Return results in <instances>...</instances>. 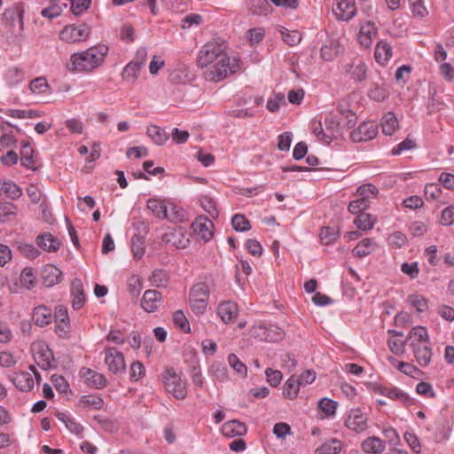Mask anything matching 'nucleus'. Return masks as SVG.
I'll list each match as a JSON object with an SVG mask.
<instances>
[{
    "label": "nucleus",
    "instance_id": "37",
    "mask_svg": "<svg viewBox=\"0 0 454 454\" xmlns=\"http://www.w3.org/2000/svg\"><path fill=\"white\" fill-rule=\"evenodd\" d=\"M208 374L218 381L223 382L228 379L227 367L222 362L215 361L208 369Z\"/></svg>",
    "mask_w": 454,
    "mask_h": 454
},
{
    "label": "nucleus",
    "instance_id": "16",
    "mask_svg": "<svg viewBox=\"0 0 454 454\" xmlns=\"http://www.w3.org/2000/svg\"><path fill=\"white\" fill-rule=\"evenodd\" d=\"M333 12L338 20L347 21L356 15V8L352 0H335Z\"/></svg>",
    "mask_w": 454,
    "mask_h": 454
},
{
    "label": "nucleus",
    "instance_id": "24",
    "mask_svg": "<svg viewBox=\"0 0 454 454\" xmlns=\"http://www.w3.org/2000/svg\"><path fill=\"white\" fill-rule=\"evenodd\" d=\"M147 208L159 219H174L168 214V208L165 200L151 198L146 203Z\"/></svg>",
    "mask_w": 454,
    "mask_h": 454
},
{
    "label": "nucleus",
    "instance_id": "50",
    "mask_svg": "<svg viewBox=\"0 0 454 454\" xmlns=\"http://www.w3.org/2000/svg\"><path fill=\"white\" fill-rule=\"evenodd\" d=\"M409 5L413 17L425 18L429 14L424 0H409Z\"/></svg>",
    "mask_w": 454,
    "mask_h": 454
},
{
    "label": "nucleus",
    "instance_id": "49",
    "mask_svg": "<svg viewBox=\"0 0 454 454\" xmlns=\"http://www.w3.org/2000/svg\"><path fill=\"white\" fill-rule=\"evenodd\" d=\"M29 90L35 95H43L49 90V84L45 78L37 77L29 83Z\"/></svg>",
    "mask_w": 454,
    "mask_h": 454
},
{
    "label": "nucleus",
    "instance_id": "64",
    "mask_svg": "<svg viewBox=\"0 0 454 454\" xmlns=\"http://www.w3.org/2000/svg\"><path fill=\"white\" fill-rule=\"evenodd\" d=\"M265 31L262 27L251 28L247 33V39L251 45L259 43L264 37Z\"/></svg>",
    "mask_w": 454,
    "mask_h": 454
},
{
    "label": "nucleus",
    "instance_id": "36",
    "mask_svg": "<svg viewBox=\"0 0 454 454\" xmlns=\"http://www.w3.org/2000/svg\"><path fill=\"white\" fill-rule=\"evenodd\" d=\"M376 243L369 238L362 239L353 250V254L357 257H364L371 254L376 248Z\"/></svg>",
    "mask_w": 454,
    "mask_h": 454
},
{
    "label": "nucleus",
    "instance_id": "4",
    "mask_svg": "<svg viewBox=\"0 0 454 454\" xmlns=\"http://www.w3.org/2000/svg\"><path fill=\"white\" fill-rule=\"evenodd\" d=\"M346 121L340 122V114H336V111L328 114L325 119V127L326 129L324 137L325 144H330L331 141L341 135L344 129L352 128L356 122V116L353 112H343Z\"/></svg>",
    "mask_w": 454,
    "mask_h": 454
},
{
    "label": "nucleus",
    "instance_id": "22",
    "mask_svg": "<svg viewBox=\"0 0 454 454\" xmlns=\"http://www.w3.org/2000/svg\"><path fill=\"white\" fill-rule=\"evenodd\" d=\"M390 337L387 340V346L390 351L396 356H403L405 353L406 340H403V333L395 330H389Z\"/></svg>",
    "mask_w": 454,
    "mask_h": 454
},
{
    "label": "nucleus",
    "instance_id": "39",
    "mask_svg": "<svg viewBox=\"0 0 454 454\" xmlns=\"http://www.w3.org/2000/svg\"><path fill=\"white\" fill-rule=\"evenodd\" d=\"M378 392L393 400H399L406 403L409 399L406 393L395 387H379Z\"/></svg>",
    "mask_w": 454,
    "mask_h": 454
},
{
    "label": "nucleus",
    "instance_id": "40",
    "mask_svg": "<svg viewBox=\"0 0 454 454\" xmlns=\"http://www.w3.org/2000/svg\"><path fill=\"white\" fill-rule=\"evenodd\" d=\"M79 404L84 409L97 411L103 407L104 401L98 395H88L80 398Z\"/></svg>",
    "mask_w": 454,
    "mask_h": 454
},
{
    "label": "nucleus",
    "instance_id": "55",
    "mask_svg": "<svg viewBox=\"0 0 454 454\" xmlns=\"http://www.w3.org/2000/svg\"><path fill=\"white\" fill-rule=\"evenodd\" d=\"M407 242L406 235L401 231H395L387 238L388 246L395 249L403 247L406 246Z\"/></svg>",
    "mask_w": 454,
    "mask_h": 454
},
{
    "label": "nucleus",
    "instance_id": "2",
    "mask_svg": "<svg viewBox=\"0 0 454 454\" xmlns=\"http://www.w3.org/2000/svg\"><path fill=\"white\" fill-rule=\"evenodd\" d=\"M108 53L105 44H98L70 56L68 70L76 73L90 74L103 65Z\"/></svg>",
    "mask_w": 454,
    "mask_h": 454
},
{
    "label": "nucleus",
    "instance_id": "51",
    "mask_svg": "<svg viewBox=\"0 0 454 454\" xmlns=\"http://www.w3.org/2000/svg\"><path fill=\"white\" fill-rule=\"evenodd\" d=\"M356 226L363 231L371 230L375 223V219L370 214L360 213L354 220Z\"/></svg>",
    "mask_w": 454,
    "mask_h": 454
},
{
    "label": "nucleus",
    "instance_id": "33",
    "mask_svg": "<svg viewBox=\"0 0 454 454\" xmlns=\"http://www.w3.org/2000/svg\"><path fill=\"white\" fill-rule=\"evenodd\" d=\"M382 132L387 136H392L398 129L399 122L394 113H387L381 120Z\"/></svg>",
    "mask_w": 454,
    "mask_h": 454
},
{
    "label": "nucleus",
    "instance_id": "29",
    "mask_svg": "<svg viewBox=\"0 0 454 454\" xmlns=\"http://www.w3.org/2000/svg\"><path fill=\"white\" fill-rule=\"evenodd\" d=\"M36 244L47 252H56L60 247V241L51 233H43L36 238Z\"/></svg>",
    "mask_w": 454,
    "mask_h": 454
},
{
    "label": "nucleus",
    "instance_id": "14",
    "mask_svg": "<svg viewBox=\"0 0 454 454\" xmlns=\"http://www.w3.org/2000/svg\"><path fill=\"white\" fill-rule=\"evenodd\" d=\"M377 134V124L373 121H365L350 133V138L353 142L360 143L374 138Z\"/></svg>",
    "mask_w": 454,
    "mask_h": 454
},
{
    "label": "nucleus",
    "instance_id": "35",
    "mask_svg": "<svg viewBox=\"0 0 454 454\" xmlns=\"http://www.w3.org/2000/svg\"><path fill=\"white\" fill-rule=\"evenodd\" d=\"M389 361L396 366L397 370L414 379H418L422 372L414 364L407 362H397L395 358L390 357Z\"/></svg>",
    "mask_w": 454,
    "mask_h": 454
},
{
    "label": "nucleus",
    "instance_id": "5",
    "mask_svg": "<svg viewBox=\"0 0 454 454\" xmlns=\"http://www.w3.org/2000/svg\"><path fill=\"white\" fill-rule=\"evenodd\" d=\"M164 389L176 400H184L187 396V382L182 373L173 367H166L161 374Z\"/></svg>",
    "mask_w": 454,
    "mask_h": 454
},
{
    "label": "nucleus",
    "instance_id": "41",
    "mask_svg": "<svg viewBox=\"0 0 454 454\" xmlns=\"http://www.w3.org/2000/svg\"><path fill=\"white\" fill-rule=\"evenodd\" d=\"M342 449V442L337 439H332L324 442L316 449L315 454H338Z\"/></svg>",
    "mask_w": 454,
    "mask_h": 454
},
{
    "label": "nucleus",
    "instance_id": "15",
    "mask_svg": "<svg viewBox=\"0 0 454 454\" xmlns=\"http://www.w3.org/2000/svg\"><path fill=\"white\" fill-rule=\"evenodd\" d=\"M378 35V27L372 21H365L360 25L359 32L357 34V41L361 47L369 49L373 40Z\"/></svg>",
    "mask_w": 454,
    "mask_h": 454
},
{
    "label": "nucleus",
    "instance_id": "52",
    "mask_svg": "<svg viewBox=\"0 0 454 454\" xmlns=\"http://www.w3.org/2000/svg\"><path fill=\"white\" fill-rule=\"evenodd\" d=\"M17 248L27 259H35L40 254L39 250L34 245L26 242H18Z\"/></svg>",
    "mask_w": 454,
    "mask_h": 454
},
{
    "label": "nucleus",
    "instance_id": "23",
    "mask_svg": "<svg viewBox=\"0 0 454 454\" xmlns=\"http://www.w3.org/2000/svg\"><path fill=\"white\" fill-rule=\"evenodd\" d=\"M247 426L236 419L225 422L221 427L222 434L228 438L242 436L247 434Z\"/></svg>",
    "mask_w": 454,
    "mask_h": 454
},
{
    "label": "nucleus",
    "instance_id": "8",
    "mask_svg": "<svg viewBox=\"0 0 454 454\" xmlns=\"http://www.w3.org/2000/svg\"><path fill=\"white\" fill-rule=\"evenodd\" d=\"M90 35V28L85 24L67 25L59 32V39L66 43L85 42Z\"/></svg>",
    "mask_w": 454,
    "mask_h": 454
},
{
    "label": "nucleus",
    "instance_id": "13",
    "mask_svg": "<svg viewBox=\"0 0 454 454\" xmlns=\"http://www.w3.org/2000/svg\"><path fill=\"white\" fill-rule=\"evenodd\" d=\"M194 234L204 242H208L214 236V223L205 215H199L192 223Z\"/></svg>",
    "mask_w": 454,
    "mask_h": 454
},
{
    "label": "nucleus",
    "instance_id": "57",
    "mask_svg": "<svg viewBox=\"0 0 454 454\" xmlns=\"http://www.w3.org/2000/svg\"><path fill=\"white\" fill-rule=\"evenodd\" d=\"M265 341H278L284 338V331L275 325H266Z\"/></svg>",
    "mask_w": 454,
    "mask_h": 454
},
{
    "label": "nucleus",
    "instance_id": "11",
    "mask_svg": "<svg viewBox=\"0 0 454 454\" xmlns=\"http://www.w3.org/2000/svg\"><path fill=\"white\" fill-rule=\"evenodd\" d=\"M29 370L31 372L20 371L13 372L11 376V380L20 391H30L34 387V377L37 381L41 380L40 374L34 365H30Z\"/></svg>",
    "mask_w": 454,
    "mask_h": 454
},
{
    "label": "nucleus",
    "instance_id": "42",
    "mask_svg": "<svg viewBox=\"0 0 454 454\" xmlns=\"http://www.w3.org/2000/svg\"><path fill=\"white\" fill-rule=\"evenodd\" d=\"M20 284L24 288L31 290L35 286L36 278L33 268H24L20 273Z\"/></svg>",
    "mask_w": 454,
    "mask_h": 454
},
{
    "label": "nucleus",
    "instance_id": "19",
    "mask_svg": "<svg viewBox=\"0 0 454 454\" xmlns=\"http://www.w3.org/2000/svg\"><path fill=\"white\" fill-rule=\"evenodd\" d=\"M79 373L81 378H82L85 383L90 387L103 388L107 385L106 377L90 368L82 367Z\"/></svg>",
    "mask_w": 454,
    "mask_h": 454
},
{
    "label": "nucleus",
    "instance_id": "26",
    "mask_svg": "<svg viewBox=\"0 0 454 454\" xmlns=\"http://www.w3.org/2000/svg\"><path fill=\"white\" fill-rule=\"evenodd\" d=\"M346 72L348 73L352 78L357 81H363L366 78L367 66L362 59L356 58L353 59L350 64L346 66Z\"/></svg>",
    "mask_w": 454,
    "mask_h": 454
},
{
    "label": "nucleus",
    "instance_id": "17",
    "mask_svg": "<svg viewBox=\"0 0 454 454\" xmlns=\"http://www.w3.org/2000/svg\"><path fill=\"white\" fill-rule=\"evenodd\" d=\"M216 314L224 324L231 323L239 315V308L236 302L224 301L218 304Z\"/></svg>",
    "mask_w": 454,
    "mask_h": 454
},
{
    "label": "nucleus",
    "instance_id": "18",
    "mask_svg": "<svg viewBox=\"0 0 454 454\" xmlns=\"http://www.w3.org/2000/svg\"><path fill=\"white\" fill-rule=\"evenodd\" d=\"M164 240L178 249L186 248L190 244L189 235L182 228L174 229L166 233Z\"/></svg>",
    "mask_w": 454,
    "mask_h": 454
},
{
    "label": "nucleus",
    "instance_id": "63",
    "mask_svg": "<svg viewBox=\"0 0 454 454\" xmlns=\"http://www.w3.org/2000/svg\"><path fill=\"white\" fill-rule=\"evenodd\" d=\"M6 114L19 119L26 118H38L42 116V114L36 110H9Z\"/></svg>",
    "mask_w": 454,
    "mask_h": 454
},
{
    "label": "nucleus",
    "instance_id": "38",
    "mask_svg": "<svg viewBox=\"0 0 454 454\" xmlns=\"http://www.w3.org/2000/svg\"><path fill=\"white\" fill-rule=\"evenodd\" d=\"M200 207L205 212H207L211 218H217L218 209L216 207V202L211 196L207 194H202L199 198Z\"/></svg>",
    "mask_w": 454,
    "mask_h": 454
},
{
    "label": "nucleus",
    "instance_id": "59",
    "mask_svg": "<svg viewBox=\"0 0 454 454\" xmlns=\"http://www.w3.org/2000/svg\"><path fill=\"white\" fill-rule=\"evenodd\" d=\"M70 11L75 16H79L86 12L91 4V0H69Z\"/></svg>",
    "mask_w": 454,
    "mask_h": 454
},
{
    "label": "nucleus",
    "instance_id": "61",
    "mask_svg": "<svg viewBox=\"0 0 454 454\" xmlns=\"http://www.w3.org/2000/svg\"><path fill=\"white\" fill-rule=\"evenodd\" d=\"M173 322L176 326L184 333H190V324L182 310H176L173 314Z\"/></svg>",
    "mask_w": 454,
    "mask_h": 454
},
{
    "label": "nucleus",
    "instance_id": "43",
    "mask_svg": "<svg viewBox=\"0 0 454 454\" xmlns=\"http://www.w3.org/2000/svg\"><path fill=\"white\" fill-rule=\"evenodd\" d=\"M18 212L16 205L11 202H0V222L4 223L14 219Z\"/></svg>",
    "mask_w": 454,
    "mask_h": 454
},
{
    "label": "nucleus",
    "instance_id": "28",
    "mask_svg": "<svg viewBox=\"0 0 454 454\" xmlns=\"http://www.w3.org/2000/svg\"><path fill=\"white\" fill-rule=\"evenodd\" d=\"M374 57L380 65H387L392 57V47L384 40L379 41L375 47Z\"/></svg>",
    "mask_w": 454,
    "mask_h": 454
},
{
    "label": "nucleus",
    "instance_id": "21",
    "mask_svg": "<svg viewBox=\"0 0 454 454\" xmlns=\"http://www.w3.org/2000/svg\"><path fill=\"white\" fill-rule=\"evenodd\" d=\"M41 277L43 284L47 287H52L62 280V271L52 264L43 266Z\"/></svg>",
    "mask_w": 454,
    "mask_h": 454
},
{
    "label": "nucleus",
    "instance_id": "7",
    "mask_svg": "<svg viewBox=\"0 0 454 454\" xmlns=\"http://www.w3.org/2000/svg\"><path fill=\"white\" fill-rule=\"evenodd\" d=\"M378 193L377 188L371 184L361 185L355 194L356 200L350 201L348 211L352 214H360L369 207L371 200L374 199Z\"/></svg>",
    "mask_w": 454,
    "mask_h": 454
},
{
    "label": "nucleus",
    "instance_id": "6",
    "mask_svg": "<svg viewBox=\"0 0 454 454\" xmlns=\"http://www.w3.org/2000/svg\"><path fill=\"white\" fill-rule=\"evenodd\" d=\"M209 297V288L206 283L195 284L189 294V305L192 311L196 315H202L206 312Z\"/></svg>",
    "mask_w": 454,
    "mask_h": 454
},
{
    "label": "nucleus",
    "instance_id": "44",
    "mask_svg": "<svg viewBox=\"0 0 454 454\" xmlns=\"http://www.w3.org/2000/svg\"><path fill=\"white\" fill-rule=\"evenodd\" d=\"M141 68L139 64L130 61L122 70V78L127 82H134L139 76Z\"/></svg>",
    "mask_w": 454,
    "mask_h": 454
},
{
    "label": "nucleus",
    "instance_id": "9",
    "mask_svg": "<svg viewBox=\"0 0 454 454\" xmlns=\"http://www.w3.org/2000/svg\"><path fill=\"white\" fill-rule=\"evenodd\" d=\"M345 427L352 432L363 433L368 428V415L360 408L348 411L344 419Z\"/></svg>",
    "mask_w": 454,
    "mask_h": 454
},
{
    "label": "nucleus",
    "instance_id": "58",
    "mask_svg": "<svg viewBox=\"0 0 454 454\" xmlns=\"http://www.w3.org/2000/svg\"><path fill=\"white\" fill-rule=\"evenodd\" d=\"M231 224L237 231H247L251 228L249 221L241 214H236L233 215Z\"/></svg>",
    "mask_w": 454,
    "mask_h": 454
},
{
    "label": "nucleus",
    "instance_id": "10",
    "mask_svg": "<svg viewBox=\"0 0 454 454\" xmlns=\"http://www.w3.org/2000/svg\"><path fill=\"white\" fill-rule=\"evenodd\" d=\"M31 352L35 362L40 368L47 370L51 367L53 363V355L44 341H34L31 344Z\"/></svg>",
    "mask_w": 454,
    "mask_h": 454
},
{
    "label": "nucleus",
    "instance_id": "12",
    "mask_svg": "<svg viewBox=\"0 0 454 454\" xmlns=\"http://www.w3.org/2000/svg\"><path fill=\"white\" fill-rule=\"evenodd\" d=\"M105 364L110 372L114 374L122 373L126 370V364L123 354L115 348H106L104 349Z\"/></svg>",
    "mask_w": 454,
    "mask_h": 454
},
{
    "label": "nucleus",
    "instance_id": "32",
    "mask_svg": "<svg viewBox=\"0 0 454 454\" xmlns=\"http://www.w3.org/2000/svg\"><path fill=\"white\" fill-rule=\"evenodd\" d=\"M22 195V190L12 181L0 180V196L17 200Z\"/></svg>",
    "mask_w": 454,
    "mask_h": 454
},
{
    "label": "nucleus",
    "instance_id": "1",
    "mask_svg": "<svg viewBox=\"0 0 454 454\" xmlns=\"http://www.w3.org/2000/svg\"><path fill=\"white\" fill-rule=\"evenodd\" d=\"M198 66L207 81L220 82L239 70V59L227 54L223 44L207 43L198 53Z\"/></svg>",
    "mask_w": 454,
    "mask_h": 454
},
{
    "label": "nucleus",
    "instance_id": "53",
    "mask_svg": "<svg viewBox=\"0 0 454 454\" xmlns=\"http://www.w3.org/2000/svg\"><path fill=\"white\" fill-rule=\"evenodd\" d=\"M388 96L387 89L383 85L374 83L368 90V97L375 101H383Z\"/></svg>",
    "mask_w": 454,
    "mask_h": 454
},
{
    "label": "nucleus",
    "instance_id": "62",
    "mask_svg": "<svg viewBox=\"0 0 454 454\" xmlns=\"http://www.w3.org/2000/svg\"><path fill=\"white\" fill-rule=\"evenodd\" d=\"M153 286H165L168 283V276L166 271L162 270H154L150 278Z\"/></svg>",
    "mask_w": 454,
    "mask_h": 454
},
{
    "label": "nucleus",
    "instance_id": "60",
    "mask_svg": "<svg viewBox=\"0 0 454 454\" xmlns=\"http://www.w3.org/2000/svg\"><path fill=\"white\" fill-rule=\"evenodd\" d=\"M408 301L419 312H424L427 309V301L421 294H413L408 297Z\"/></svg>",
    "mask_w": 454,
    "mask_h": 454
},
{
    "label": "nucleus",
    "instance_id": "45",
    "mask_svg": "<svg viewBox=\"0 0 454 454\" xmlns=\"http://www.w3.org/2000/svg\"><path fill=\"white\" fill-rule=\"evenodd\" d=\"M56 417L57 419L63 422L67 428L75 434H82V430H83V427L82 425H80L79 423L75 422L71 417H69V415H67V413H64V412H58L56 414Z\"/></svg>",
    "mask_w": 454,
    "mask_h": 454
},
{
    "label": "nucleus",
    "instance_id": "25",
    "mask_svg": "<svg viewBox=\"0 0 454 454\" xmlns=\"http://www.w3.org/2000/svg\"><path fill=\"white\" fill-rule=\"evenodd\" d=\"M72 307L80 309L85 302L83 284L81 279L74 278L71 284Z\"/></svg>",
    "mask_w": 454,
    "mask_h": 454
},
{
    "label": "nucleus",
    "instance_id": "48",
    "mask_svg": "<svg viewBox=\"0 0 454 454\" xmlns=\"http://www.w3.org/2000/svg\"><path fill=\"white\" fill-rule=\"evenodd\" d=\"M339 236V230L337 228L329 226L323 227L319 233L321 242L325 245L332 244L338 239Z\"/></svg>",
    "mask_w": 454,
    "mask_h": 454
},
{
    "label": "nucleus",
    "instance_id": "27",
    "mask_svg": "<svg viewBox=\"0 0 454 454\" xmlns=\"http://www.w3.org/2000/svg\"><path fill=\"white\" fill-rule=\"evenodd\" d=\"M361 448L365 453L381 454L386 449V443L378 436H370L362 442Z\"/></svg>",
    "mask_w": 454,
    "mask_h": 454
},
{
    "label": "nucleus",
    "instance_id": "30",
    "mask_svg": "<svg viewBox=\"0 0 454 454\" xmlns=\"http://www.w3.org/2000/svg\"><path fill=\"white\" fill-rule=\"evenodd\" d=\"M340 44L333 37H329L321 48V58L326 61H331L337 57L340 51Z\"/></svg>",
    "mask_w": 454,
    "mask_h": 454
},
{
    "label": "nucleus",
    "instance_id": "46",
    "mask_svg": "<svg viewBox=\"0 0 454 454\" xmlns=\"http://www.w3.org/2000/svg\"><path fill=\"white\" fill-rule=\"evenodd\" d=\"M147 135L156 145H159L165 144L168 138L167 133L155 125H151L147 128Z\"/></svg>",
    "mask_w": 454,
    "mask_h": 454
},
{
    "label": "nucleus",
    "instance_id": "31",
    "mask_svg": "<svg viewBox=\"0 0 454 454\" xmlns=\"http://www.w3.org/2000/svg\"><path fill=\"white\" fill-rule=\"evenodd\" d=\"M52 319L51 309L46 306L41 305L35 308L33 312V320L39 326L49 325Z\"/></svg>",
    "mask_w": 454,
    "mask_h": 454
},
{
    "label": "nucleus",
    "instance_id": "20",
    "mask_svg": "<svg viewBox=\"0 0 454 454\" xmlns=\"http://www.w3.org/2000/svg\"><path fill=\"white\" fill-rule=\"evenodd\" d=\"M161 301L162 295L160 292L152 289L146 290L141 299V307L146 312H154L160 308Z\"/></svg>",
    "mask_w": 454,
    "mask_h": 454
},
{
    "label": "nucleus",
    "instance_id": "47",
    "mask_svg": "<svg viewBox=\"0 0 454 454\" xmlns=\"http://www.w3.org/2000/svg\"><path fill=\"white\" fill-rule=\"evenodd\" d=\"M228 364L233 371L241 378H246L247 374V365L235 355L230 354L228 356Z\"/></svg>",
    "mask_w": 454,
    "mask_h": 454
},
{
    "label": "nucleus",
    "instance_id": "56",
    "mask_svg": "<svg viewBox=\"0 0 454 454\" xmlns=\"http://www.w3.org/2000/svg\"><path fill=\"white\" fill-rule=\"evenodd\" d=\"M318 407L325 416L333 417L335 415L338 403L330 398H323L319 401Z\"/></svg>",
    "mask_w": 454,
    "mask_h": 454
},
{
    "label": "nucleus",
    "instance_id": "54",
    "mask_svg": "<svg viewBox=\"0 0 454 454\" xmlns=\"http://www.w3.org/2000/svg\"><path fill=\"white\" fill-rule=\"evenodd\" d=\"M280 33L284 42L290 46L297 45L301 41V35L297 30L290 31L285 27H281Z\"/></svg>",
    "mask_w": 454,
    "mask_h": 454
},
{
    "label": "nucleus",
    "instance_id": "34",
    "mask_svg": "<svg viewBox=\"0 0 454 454\" xmlns=\"http://www.w3.org/2000/svg\"><path fill=\"white\" fill-rule=\"evenodd\" d=\"M300 384L296 375H292L283 386V395L290 400H294L300 391Z\"/></svg>",
    "mask_w": 454,
    "mask_h": 454
},
{
    "label": "nucleus",
    "instance_id": "3",
    "mask_svg": "<svg viewBox=\"0 0 454 454\" xmlns=\"http://www.w3.org/2000/svg\"><path fill=\"white\" fill-rule=\"evenodd\" d=\"M406 341L411 349L416 363L421 367L427 366L433 356L427 329L424 326L411 328L407 334Z\"/></svg>",
    "mask_w": 454,
    "mask_h": 454
}]
</instances>
